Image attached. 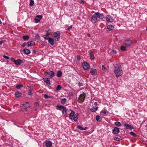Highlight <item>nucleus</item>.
Segmentation results:
<instances>
[{
  "label": "nucleus",
  "mask_w": 147,
  "mask_h": 147,
  "mask_svg": "<svg viewBox=\"0 0 147 147\" xmlns=\"http://www.w3.org/2000/svg\"><path fill=\"white\" fill-rule=\"evenodd\" d=\"M98 108V107H92V108H91L90 110L91 111L93 112H95L97 110Z\"/></svg>",
  "instance_id": "nucleus-29"
},
{
  "label": "nucleus",
  "mask_w": 147,
  "mask_h": 147,
  "mask_svg": "<svg viewBox=\"0 0 147 147\" xmlns=\"http://www.w3.org/2000/svg\"><path fill=\"white\" fill-rule=\"evenodd\" d=\"M3 57L4 58L7 59H9V57L5 55H4Z\"/></svg>",
  "instance_id": "nucleus-47"
},
{
  "label": "nucleus",
  "mask_w": 147,
  "mask_h": 147,
  "mask_svg": "<svg viewBox=\"0 0 147 147\" xmlns=\"http://www.w3.org/2000/svg\"><path fill=\"white\" fill-rule=\"evenodd\" d=\"M107 112V111L106 109H104L101 111L102 113H103L104 115H106V113Z\"/></svg>",
  "instance_id": "nucleus-36"
},
{
  "label": "nucleus",
  "mask_w": 147,
  "mask_h": 147,
  "mask_svg": "<svg viewBox=\"0 0 147 147\" xmlns=\"http://www.w3.org/2000/svg\"><path fill=\"white\" fill-rule=\"evenodd\" d=\"M146 30H147V27L146 28Z\"/></svg>",
  "instance_id": "nucleus-62"
},
{
  "label": "nucleus",
  "mask_w": 147,
  "mask_h": 147,
  "mask_svg": "<svg viewBox=\"0 0 147 147\" xmlns=\"http://www.w3.org/2000/svg\"><path fill=\"white\" fill-rule=\"evenodd\" d=\"M114 26L111 25H108L107 26V28L109 30H112Z\"/></svg>",
  "instance_id": "nucleus-27"
},
{
  "label": "nucleus",
  "mask_w": 147,
  "mask_h": 147,
  "mask_svg": "<svg viewBox=\"0 0 147 147\" xmlns=\"http://www.w3.org/2000/svg\"><path fill=\"white\" fill-rule=\"evenodd\" d=\"M14 60H15L14 59H13V58H12V59H11V61H12V62H13V61L14 62Z\"/></svg>",
  "instance_id": "nucleus-57"
},
{
  "label": "nucleus",
  "mask_w": 147,
  "mask_h": 147,
  "mask_svg": "<svg viewBox=\"0 0 147 147\" xmlns=\"http://www.w3.org/2000/svg\"><path fill=\"white\" fill-rule=\"evenodd\" d=\"M67 109L65 107H64V108L62 109V113L63 115H66L67 114Z\"/></svg>",
  "instance_id": "nucleus-26"
},
{
  "label": "nucleus",
  "mask_w": 147,
  "mask_h": 147,
  "mask_svg": "<svg viewBox=\"0 0 147 147\" xmlns=\"http://www.w3.org/2000/svg\"><path fill=\"white\" fill-rule=\"evenodd\" d=\"M14 62L16 65H22L24 64L23 61L20 59H18L16 60H14Z\"/></svg>",
  "instance_id": "nucleus-7"
},
{
  "label": "nucleus",
  "mask_w": 147,
  "mask_h": 147,
  "mask_svg": "<svg viewBox=\"0 0 147 147\" xmlns=\"http://www.w3.org/2000/svg\"><path fill=\"white\" fill-rule=\"evenodd\" d=\"M96 120L98 121H100L102 120V118L99 115H96Z\"/></svg>",
  "instance_id": "nucleus-31"
},
{
  "label": "nucleus",
  "mask_w": 147,
  "mask_h": 147,
  "mask_svg": "<svg viewBox=\"0 0 147 147\" xmlns=\"http://www.w3.org/2000/svg\"><path fill=\"white\" fill-rule=\"evenodd\" d=\"M30 105L28 102H26L24 103L22 106V108L24 111H26L27 113L29 112L28 109L29 108Z\"/></svg>",
  "instance_id": "nucleus-3"
},
{
  "label": "nucleus",
  "mask_w": 147,
  "mask_h": 147,
  "mask_svg": "<svg viewBox=\"0 0 147 147\" xmlns=\"http://www.w3.org/2000/svg\"><path fill=\"white\" fill-rule=\"evenodd\" d=\"M66 99L65 98H64L61 99V102L62 104H64L66 103Z\"/></svg>",
  "instance_id": "nucleus-33"
},
{
  "label": "nucleus",
  "mask_w": 147,
  "mask_h": 147,
  "mask_svg": "<svg viewBox=\"0 0 147 147\" xmlns=\"http://www.w3.org/2000/svg\"><path fill=\"white\" fill-rule=\"evenodd\" d=\"M57 109L61 111L64 108V107L63 106L58 105L57 106Z\"/></svg>",
  "instance_id": "nucleus-25"
},
{
  "label": "nucleus",
  "mask_w": 147,
  "mask_h": 147,
  "mask_svg": "<svg viewBox=\"0 0 147 147\" xmlns=\"http://www.w3.org/2000/svg\"><path fill=\"white\" fill-rule=\"evenodd\" d=\"M90 36V34H88V36Z\"/></svg>",
  "instance_id": "nucleus-61"
},
{
  "label": "nucleus",
  "mask_w": 147,
  "mask_h": 147,
  "mask_svg": "<svg viewBox=\"0 0 147 147\" xmlns=\"http://www.w3.org/2000/svg\"><path fill=\"white\" fill-rule=\"evenodd\" d=\"M5 41V40H2L0 41V45H2V44Z\"/></svg>",
  "instance_id": "nucleus-50"
},
{
  "label": "nucleus",
  "mask_w": 147,
  "mask_h": 147,
  "mask_svg": "<svg viewBox=\"0 0 147 147\" xmlns=\"http://www.w3.org/2000/svg\"><path fill=\"white\" fill-rule=\"evenodd\" d=\"M115 140L117 141H119L120 140V139L118 137H116L114 139Z\"/></svg>",
  "instance_id": "nucleus-54"
},
{
  "label": "nucleus",
  "mask_w": 147,
  "mask_h": 147,
  "mask_svg": "<svg viewBox=\"0 0 147 147\" xmlns=\"http://www.w3.org/2000/svg\"><path fill=\"white\" fill-rule=\"evenodd\" d=\"M124 128L125 129H129L131 130L133 129V127L127 123H125L124 125Z\"/></svg>",
  "instance_id": "nucleus-9"
},
{
  "label": "nucleus",
  "mask_w": 147,
  "mask_h": 147,
  "mask_svg": "<svg viewBox=\"0 0 147 147\" xmlns=\"http://www.w3.org/2000/svg\"><path fill=\"white\" fill-rule=\"evenodd\" d=\"M86 96V94L83 92L82 94H81L79 96V99L82 102H84Z\"/></svg>",
  "instance_id": "nucleus-5"
},
{
  "label": "nucleus",
  "mask_w": 147,
  "mask_h": 147,
  "mask_svg": "<svg viewBox=\"0 0 147 147\" xmlns=\"http://www.w3.org/2000/svg\"><path fill=\"white\" fill-rule=\"evenodd\" d=\"M113 132L114 134H117L119 132V129L117 127H115L113 129Z\"/></svg>",
  "instance_id": "nucleus-14"
},
{
  "label": "nucleus",
  "mask_w": 147,
  "mask_h": 147,
  "mask_svg": "<svg viewBox=\"0 0 147 147\" xmlns=\"http://www.w3.org/2000/svg\"><path fill=\"white\" fill-rule=\"evenodd\" d=\"M53 97L52 96H49V98H51Z\"/></svg>",
  "instance_id": "nucleus-58"
},
{
  "label": "nucleus",
  "mask_w": 147,
  "mask_h": 147,
  "mask_svg": "<svg viewBox=\"0 0 147 147\" xmlns=\"http://www.w3.org/2000/svg\"><path fill=\"white\" fill-rule=\"evenodd\" d=\"M15 96L17 98L20 97L22 96V94L18 91L16 92L15 93Z\"/></svg>",
  "instance_id": "nucleus-21"
},
{
  "label": "nucleus",
  "mask_w": 147,
  "mask_h": 147,
  "mask_svg": "<svg viewBox=\"0 0 147 147\" xmlns=\"http://www.w3.org/2000/svg\"><path fill=\"white\" fill-rule=\"evenodd\" d=\"M78 86L80 87L83 86V83L80 82H79L78 83Z\"/></svg>",
  "instance_id": "nucleus-48"
},
{
  "label": "nucleus",
  "mask_w": 147,
  "mask_h": 147,
  "mask_svg": "<svg viewBox=\"0 0 147 147\" xmlns=\"http://www.w3.org/2000/svg\"><path fill=\"white\" fill-rule=\"evenodd\" d=\"M90 20L93 23H95L97 22V17L96 15H95V13L92 17Z\"/></svg>",
  "instance_id": "nucleus-10"
},
{
  "label": "nucleus",
  "mask_w": 147,
  "mask_h": 147,
  "mask_svg": "<svg viewBox=\"0 0 147 147\" xmlns=\"http://www.w3.org/2000/svg\"><path fill=\"white\" fill-rule=\"evenodd\" d=\"M49 96H48V95H47V94H45L44 95V98H46V99L49 98Z\"/></svg>",
  "instance_id": "nucleus-44"
},
{
  "label": "nucleus",
  "mask_w": 147,
  "mask_h": 147,
  "mask_svg": "<svg viewBox=\"0 0 147 147\" xmlns=\"http://www.w3.org/2000/svg\"><path fill=\"white\" fill-rule=\"evenodd\" d=\"M54 39H53L50 38L48 40V42L52 46H53L54 44Z\"/></svg>",
  "instance_id": "nucleus-20"
},
{
  "label": "nucleus",
  "mask_w": 147,
  "mask_h": 147,
  "mask_svg": "<svg viewBox=\"0 0 147 147\" xmlns=\"http://www.w3.org/2000/svg\"><path fill=\"white\" fill-rule=\"evenodd\" d=\"M102 69L103 70H106V68L105 67L104 65H102Z\"/></svg>",
  "instance_id": "nucleus-53"
},
{
  "label": "nucleus",
  "mask_w": 147,
  "mask_h": 147,
  "mask_svg": "<svg viewBox=\"0 0 147 147\" xmlns=\"http://www.w3.org/2000/svg\"><path fill=\"white\" fill-rule=\"evenodd\" d=\"M36 17L39 18L40 19H42V16L41 15H37L36 16Z\"/></svg>",
  "instance_id": "nucleus-46"
},
{
  "label": "nucleus",
  "mask_w": 147,
  "mask_h": 147,
  "mask_svg": "<svg viewBox=\"0 0 147 147\" xmlns=\"http://www.w3.org/2000/svg\"><path fill=\"white\" fill-rule=\"evenodd\" d=\"M77 59L78 60H80V57L79 56L77 55Z\"/></svg>",
  "instance_id": "nucleus-55"
},
{
  "label": "nucleus",
  "mask_w": 147,
  "mask_h": 147,
  "mask_svg": "<svg viewBox=\"0 0 147 147\" xmlns=\"http://www.w3.org/2000/svg\"><path fill=\"white\" fill-rule=\"evenodd\" d=\"M114 72L115 74L116 77H117L121 76L123 73L122 71L120 69H115Z\"/></svg>",
  "instance_id": "nucleus-4"
},
{
  "label": "nucleus",
  "mask_w": 147,
  "mask_h": 147,
  "mask_svg": "<svg viewBox=\"0 0 147 147\" xmlns=\"http://www.w3.org/2000/svg\"><path fill=\"white\" fill-rule=\"evenodd\" d=\"M46 74L49 75L51 77L53 78L55 76V73L52 71H49L46 73Z\"/></svg>",
  "instance_id": "nucleus-12"
},
{
  "label": "nucleus",
  "mask_w": 147,
  "mask_h": 147,
  "mask_svg": "<svg viewBox=\"0 0 147 147\" xmlns=\"http://www.w3.org/2000/svg\"><path fill=\"white\" fill-rule=\"evenodd\" d=\"M117 66L116 68H117L118 69H120L121 67V65L119 64H118L117 65Z\"/></svg>",
  "instance_id": "nucleus-45"
},
{
  "label": "nucleus",
  "mask_w": 147,
  "mask_h": 147,
  "mask_svg": "<svg viewBox=\"0 0 147 147\" xmlns=\"http://www.w3.org/2000/svg\"><path fill=\"white\" fill-rule=\"evenodd\" d=\"M133 43L130 40H127L124 41L125 44L127 46H130Z\"/></svg>",
  "instance_id": "nucleus-11"
},
{
  "label": "nucleus",
  "mask_w": 147,
  "mask_h": 147,
  "mask_svg": "<svg viewBox=\"0 0 147 147\" xmlns=\"http://www.w3.org/2000/svg\"><path fill=\"white\" fill-rule=\"evenodd\" d=\"M106 20L107 22H112L113 21L112 17L109 15L106 16Z\"/></svg>",
  "instance_id": "nucleus-13"
},
{
  "label": "nucleus",
  "mask_w": 147,
  "mask_h": 147,
  "mask_svg": "<svg viewBox=\"0 0 147 147\" xmlns=\"http://www.w3.org/2000/svg\"><path fill=\"white\" fill-rule=\"evenodd\" d=\"M114 124L117 127H120L121 126V124L119 121L115 122Z\"/></svg>",
  "instance_id": "nucleus-28"
},
{
  "label": "nucleus",
  "mask_w": 147,
  "mask_h": 147,
  "mask_svg": "<svg viewBox=\"0 0 147 147\" xmlns=\"http://www.w3.org/2000/svg\"><path fill=\"white\" fill-rule=\"evenodd\" d=\"M36 51L35 50H34L33 51V52L34 53L36 52Z\"/></svg>",
  "instance_id": "nucleus-59"
},
{
  "label": "nucleus",
  "mask_w": 147,
  "mask_h": 147,
  "mask_svg": "<svg viewBox=\"0 0 147 147\" xmlns=\"http://www.w3.org/2000/svg\"><path fill=\"white\" fill-rule=\"evenodd\" d=\"M77 128L81 130H86L88 129L87 127H85L84 128L83 127L81 126L78 125L77 126Z\"/></svg>",
  "instance_id": "nucleus-18"
},
{
  "label": "nucleus",
  "mask_w": 147,
  "mask_h": 147,
  "mask_svg": "<svg viewBox=\"0 0 147 147\" xmlns=\"http://www.w3.org/2000/svg\"><path fill=\"white\" fill-rule=\"evenodd\" d=\"M2 23V22L1 20H0V24H1Z\"/></svg>",
  "instance_id": "nucleus-60"
},
{
  "label": "nucleus",
  "mask_w": 147,
  "mask_h": 147,
  "mask_svg": "<svg viewBox=\"0 0 147 147\" xmlns=\"http://www.w3.org/2000/svg\"><path fill=\"white\" fill-rule=\"evenodd\" d=\"M26 45H27V42L26 43V42H24L22 44V46L23 47H24Z\"/></svg>",
  "instance_id": "nucleus-52"
},
{
  "label": "nucleus",
  "mask_w": 147,
  "mask_h": 147,
  "mask_svg": "<svg viewBox=\"0 0 147 147\" xmlns=\"http://www.w3.org/2000/svg\"><path fill=\"white\" fill-rule=\"evenodd\" d=\"M72 28V26H69L68 27V28L67 29V30H70Z\"/></svg>",
  "instance_id": "nucleus-49"
},
{
  "label": "nucleus",
  "mask_w": 147,
  "mask_h": 147,
  "mask_svg": "<svg viewBox=\"0 0 147 147\" xmlns=\"http://www.w3.org/2000/svg\"><path fill=\"white\" fill-rule=\"evenodd\" d=\"M23 52L26 54L28 55L30 53V51L28 49H24Z\"/></svg>",
  "instance_id": "nucleus-22"
},
{
  "label": "nucleus",
  "mask_w": 147,
  "mask_h": 147,
  "mask_svg": "<svg viewBox=\"0 0 147 147\" xmlns=\"http://www.w3.org/2000/svg\"><path fill=\"white\" fill-rule=\"evenodd\" d=\"M34 1L33 0H31L30 2L29 5L30 6H32V5H34Z\"/></svg>",
  "instance_id": "nucleus-38"
},
{
  "label": "nucleus",
  "mask_w": 147,
  "mask_h": 147,
  "mask_svg": "<svg viewBox=\"0 0 147 147\" xmlns=\"http://www.w3.org/2000/svg\"><path fill=\"white\" fill-rule=\"evenodd\" d=\"M33 90V88H30L28 90V95L32 96L33 94L32 93V91Z\"/></svg>",
  "instance_id": "nucleus-23"
},
{
  "label": "nucleus",
  "mask_w": 147,
  "mask_h": 147,
  "mask_svg": "<svg viewBox=\"0 0 147 147\" xmlns=\"http://www.w3.org/2000/svg\"><path fill=\"white\" fill-rule=\"evenodd\" d=\"M60 37V33L59 31H57L53 34V39L55 40H59Z\"/></svg>",
  "instance_id": "nucleus-2"
},
{
  "label": "nucleus",
  "mask_w": 147,
  "mask_h": 147,
  "mask_svg": "<svg viewBox=\"0 0 147 147\" xmlns=\"http://www.w3.org/2000/svg\"><path fill=\"white\" fill-rule=\"evenodd\" d=\"M97 71L96 69H91L90 73L93 75H95L97 74Z\"/></svg>",
  "instance_id": "nucleus-17"
},
{
  "label": "nucleus",
  "mask_w": 147,
  "mask_h": 147,
  "mask_svg": "<svg viewBox=\"0 0 147 147\" xmlns=\"http://www.w3.org/2000/svg\"><path fill=\"white\" fill-rule=\"evenodd\" d=\"M62 75V73L61 71H58L57 72V76L58 77H61Z\"/></svg>",
  "instance_id": "nucleus-32"
},
{
  "label": "nucleus",
  "mask_w": 147,
  "mask_h": 147,
  "mask_svg": "<svg viewBox=\"0 0 147 147\" xmlns=\"http://www.w3.org/2000/svg\"><path fill=\"white\" fill-rule=\"evenodd\" d=\"M130 134L131 135H133L134 137H136L137 136L136 134L132 131L130 132Z\"/></svg>",
  "instance_id": "nucleus-37"
},
{
  "label": "nucleus",
  "mask_w": 147,
  "mask_h": 147,
  "mask_svg": "<svg viewBox=\"0 0 147 147\" xmlns=\"http://www.w3.org/2000/svg\"><path fill=\"white\" fill-rule=\"evenodd\" d=\"M70 111L71 113L69 116V119L71 120H73L75 121H76L78 118L79 114L76 113L75 114V113L74 111L71 110H70Z\"/></svg>",
  "instance_id": "nucleus-1"
},
{
  "label": "nucleus",
  "mask_w": 147,
  "mask_h": 147,
  "mask_svg": "<svg viewBox=\"0 0 147 147\" xmlns=\"http://www.w3.org/2000/svg\"><path fill=\"white\" fill-rule=\"evenodd\" d=\"M81 2L82 3H85V2L84 1H82V0H81Z\"/></svg>",
  "instance_id": "nucleus-56"
},
{
  "label": "nucleus",
  "mask_w": 147,
  "mask_h": 147,
  "mask_svg": "<svg viewBox=\"0 0 147 147\" xmlns=\"http://www.w3.org/2000/svg\"><path fill=\"white\" fill-rule=\"evenodd\" d=\"M82 65L83 68L84 70H87L90 67L89 64L86 62H83Z\"/></svg>",
  "instance_id": "nucleus-6"
},
{
  "label": "nucleus",
  "mask_w": 147,
  "mask_h": 147,
  "mask_svg": "<svg viewBox=\"0 0 147 147\" xmlns=\"http://www.w3.org/2000/svg\"><path fill=\"white\" fill-rule=\"evenodd\" d=\"M44 38L46 40H48L50 38V37H49L48 36H45V37H44Z\"/></svg>",
  "instance_id": "nucleus-41"
},
{
  "label": "nucleus",
  "mask_w": 147,
  "mask_h": 147,
  "mask_svg": "<svg viewBox=\"0 0 147 147\" xmlns=\"http://www.w3.org/2000/svg\"><path fill=\"white\" fill-rule=\"evenodd\" d=\"M23 87V86L22 85L19 84L17 85L16 86V88L17 89H20L22 87Z\"/></svg>",
  "instance_id": "nucleus-35"
},
{
  "label": "nucleus",
  "mask_w": 147,
  "mask_h": 147,
  "mask_svg": "<svg viewBox=\"0 0 147 147\" xmlns=\"http://www.w3.org/2000/svg\"><path fill=\"white\" fill-rule=\"evenodd\" d=\"M90 59L91 60H92L94 59V57L93 55V53L92 52H90Z\"/></svg>",
  "instance_id": "nucleus-24"
},
{
  "label": "nucleus",
  "mask_w": 147,
  "mask_h": 147,
  "mask_svg": "<svg viewBox=\"0 0 147 147\" xmlns=\"http://www.w3.org/2000/svg\"><path fill=\"white\" fill-rule=\"evenodd\" d=\"M34 20L35 21V22L36 23H38V22H39L40 21V19H37V18H34Z\"/></svg>",
  "instance_id": "nucleus-42"
},
{
  "label": "nucleus",
  "mask_w": 147,
  "mask_h": 147,
  "mask_svg": "<svg viewBox=\"0 0 147 147\" xmlns=\"http://www.w3.org/2000/svg\"><path fill=\"white\" fill-rule=\"evenodd\" d=\"M47 34H51V33H52V32H51V31L50 30H48V31H47Z\"/></svg>",
  "instance_id": "nucleus-51"
},
{
  "label": "nucleus",
  "mask_w": 147,
  "mask_h": 147,
  "mask_svg": "<svg viewBox=\"0 0 147 147\" xmlns=\"http://www.w3.org/2000/svg\"><path fill=\"white\" fill-rule=\"evenodd\" d=\"M22 38L24 40L26 41L28 39L29 36L28 35L24 36L22 37Z\"/></svg>",
  "instance_id": "nucleus-30"
},
{
  "label": "nucleus",
  "mask_w": 147,
  "mask_h": 147,
  "mask_svg": "<svg viewBox=\"0 0 147 147\" xmlns=\"http://www.w3.org/2000/svg\"><path fill=\"white\" fill-rule=\"evenodd\" d=\"M61 88V87L60 85H57V87L56 88V89L57 90H60Z\"/></svg>",
  "instance_id": "nucleus-34"
},
{
  "label": "nucleus",
  "mask_w": 147,
  "mask_h": 147,
  "mask_svg": "<svg viewBox=\"0 0 147 147\" xmlns=\"http://www.w3.org/2000/svg\"><path fill=\"white\" fill-rule=\"evenodd\" d=\"M121 50L123 51H125L126 49V47H125L123 46H121L120 47Z\"/></svg>",
  "instance_id": "nucleus-39"
},
{
  "label": "nucleus",
  "mask_w": 147,
  "mask_h": 147,
  "mask_svg": "<svg viewBox=\"0 0 147 147\" xmlns=\"http://www.w3.org/2000/svg\"><path fill=\"white\" fill-rule=\"evenodd\" d=\"M52 142L50 141H47L45 143V145L47 147H51L52 146Z\"/></svg>",
  "instance_id": "nucleus-16"
},
{
  "label": "nucleus",
  "mask_w": 147,
  "mask_h": 147,
  "mask_svg": "<svg viewBox=\"0 0 147 147\" xmlns=\"http://www.w3.org/2000/svg\"><path fill=\"white\" fill-rule=\"evenodd\" d=\"M111 54L114 55L116 54V52L114 50H112L111 52Z\"/></svg>",
  "instance_id": "nucleus-43"
},
{
  "label": "nucleus",
  "mask_w": 147,
  "mask_h": 147,
  "mask_svg": "<svg viewBox=\"0 0 147 147\" xmlns=\"http://www.w3.org/2000/svg\"><path fill=\"white\" fill-rule=\"evenodd\" d=\"M95 15H96L97 18H98L100 19H102L104 18V16L102 14L100 13H99L97 12L95 13Z\"/></svg>",
  "instance_id": "nucleus-8"
},
{
  "label": "nucleus",
  "mask_w": 147,
  "mask_h": 147,
  "mask_svg": "<svg viewBox=\"0 0 147 147\" xmlns=\"http://www.w3.org/2000/svg\"><path fill=\"white\" fill-rule=\"evenodd\" d=\"M39 105V104L38 102H36L34 104V106L35 107H38Z\"/></svg>",
  "instance_id": "nucleus-40"
},
{
  "label": "nucleus",
  "mask_w": 147,
  "mask_h": 147,
  "mask_svg": "<svg viewBox=\"0 0 147 147\" xmlns=\"http://www.w3.org/2000/svg\"><path fill=\"white\" fill-rule=\"evenodd\" d=\"M44 82L46 83L47 84H49V85L51 84L50 82V79L49 78H43V79Z\"/></svg>",
  "instance_id": "nucleus-19"
},
{
  "label": "nucleus",
  "mask_w": 147,
  "mask_h": 147,
  "mask_svg": "<svg viewBox=\"0 0 147 147\" xmlns=\"http://www.w3.org/2000/svg\"><path fill=\"white\" fill-rule=\"evenodd\" d=\"M35 43L34 42L33 40L28 42H27V45L28 47L33 46L35 45Z\"/></svg>",
  "instance_id": "nucleus-15"
}]
</instances>
